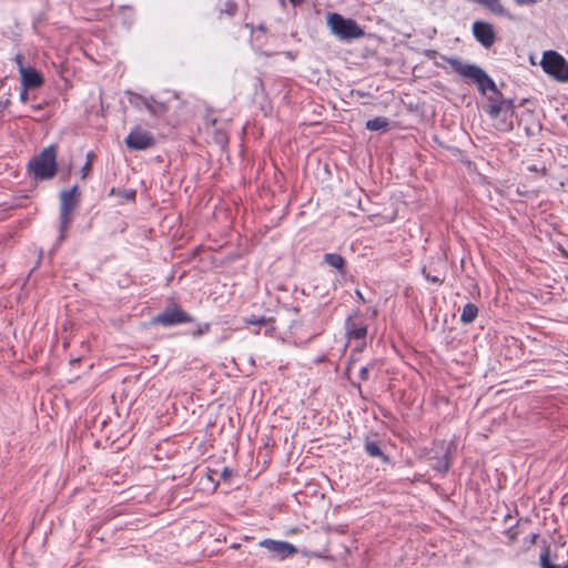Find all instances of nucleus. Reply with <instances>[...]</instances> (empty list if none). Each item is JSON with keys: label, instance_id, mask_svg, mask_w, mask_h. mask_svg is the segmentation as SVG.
<instances>
[{"label": "nucleus", "instance_id": "f257e3e1", "mask_svg": "<svg viewBox=\"0 0 568 568\" xmlns=\"http://www.w3.org/2000/svg\"><path fill=\"white\" fill-rule=\"evenodd\" d=\"M449 65L453 68L455 72L462 75L465 79H468L477 84L478 90L481 93H486L487 90H490L495 93H498L496 83L493 79L478 65L464 63L459 59H449Z\"/></svg>", "mask_w": 568, "mask_h": 568}, {"label": "nucleus", "instance_id": "f03ea898", "mask_svg": "<svg viewBox=\"0 0 568 568\" xmlns=\"http://www.w3.org/2000/svg\"><path fill=\"white\" fill-rule=\"evenodd\" d=\"M58 169L57 163V146L49 145L43 149L38 155L32 158L28 164L30 174L37 180L52 179Z\"/></svg>", "mask_w": 568, "mask_h": 568}, {"label": "nucleus", "instance_id": "7ed1b4c3", "mask_svg": "<svg viewBox=\"0 0 568 568\" xmlns=\"http://www.w3.org/2000/svg\"><path fill=\"white\" fill-rule=\"evenodd\" d=\"M327 26L332 33L341 40H352L364 36V31L356 21L344 18L342 14L336 12L328 13Z\"/></svg>", "mask_w": 568, "mask_h": 568}, {"label": "nucleus", "instance_id": "20e7f679", "mask_svg": "<svg viewBox=\"0 0 568 568\" xmlns=\"http://www.w3.org/2000/svg\"><path fill=\"white\" fill-rule=\"evenodd\" d=\"M540 65L544 72L555 80L562 83L568 82V61L557 51H545Z\"/></svg>", "mask_w": 568, "mask_h": 568}, {"label": "nucleus", "instance_id": "39448f33", "mask_svg": "<svg viewBox=\"0 0 568 568\" xmlns=\"http://www.w3.org/2000/svg\"><path fill=\"white\" fill-rule=\"evenodd\" d=\"M489 115L497 120V130L508 132L513 129L514 104L511 100H490Z\"/></svg>", "mask_w": 568, "mask_h": 568}, {"label": "nucleus", "instance_id": "423d86ee", "mask_svg": "<svg viewBox=\"0 0 568 568\" xmlns=\"http://www.w3.org/2000/svg\"><path fill=\"white\" fill-rule=\"evenodd\" d=\"M77 186L64 190L60 195V240L65 237L72 222V212L78 205Z\"/></svg>", "mask_w": 568, "mask_h": 568}, {"label": "nucleus", "instance_id": "0eeeda50", "mask_svg": "<svg viewBox=\"0 0 568 568\" xmlns=\"http://www.w3.org/2000/svg\"><path fill=\"white\" fill-rule=\"evenodd\" d=\"M345 331L348 343H355V348L362 351L366 345L367 324L358 315H351L345 321Z\"/></svg>", "mask_w": 568, "mask_h": 568}, {"label": "nucleus", "instance_id": "6e6552de", "mask_svg": "<svg viewBox=\"0 0 568 568\" xmlns=\"http://www.w3.org/2000/svg\"><path fill=\"white\" fill-rule=\"evenodd\" d=\"M193 317L184 312L179 305L171 304L152 318V324L170 327L183 323H192Z\"/></svg>", "mask_w": 568, "mask_h": 568}, {"label": "nucleus", "instance_id": "1a4fd4ad", "mask_svg": "<svg viewBox=\"0 0 568 568\" xmlns=\"http://www.w3.org/2000/svg\"><path fill=\"white\" fill-rule=\"evenodd\" d=\"M124 143L130 150L143 151L152 148L155 144V139L151 132L136 125L131 129Z\"/></svg>", "mask_w": 568, "mask_h": 568}, {"label": "nucleus", "instance_id": "9d476101", "mask_svg": "<svg viewBox=\"0 0 568 568\" xmlns=\"http://www.w3.org/2000/svg\"><path fill=\"white\" fill-rule=\"evenodd\" d=\"M474 38L486 49H489L496 41V32L493 24L477 20L471 27Z\"/></svg>", "mask_w": 568, "mask_h": 568}, {"label": "nucleus", "instance_id": "9b49d317", "mask_svg": "<svg viewBox=\"0 0 568 568\" xmlns=\"http://www.w3.org/2000/svg\"><path fill=\"white\" fill-rule=\"evenodd\" d=\"M260 545L281 558L293 556L297 551L296 548L287 541L264 539Z\"/></svg>", "mask_w": 568, "mask_h": 568}, {"label": "nucleus", "instance_id": "f8f14e48", "mask_svg": "<svg viewBox=\"0 0 568 568\" xmlns=\"http://www.w3.org/2000/svg\"><path fill=\"white\" fill-rule=\"evenodd\" d=\"M138 101H142L143 106L152 114V115H162L166 112L168 108L164 103L158 102L153 98H144L140 94L132 93L130 98V103L134 106H139Z\"/></svg>", "mask_w": 568, "mask_h": 568}, {"label": "nucleus", "instance_id": "ddd939ff", "mask_svg": "<svg viewBox=\"0 0 568 568\" xmlns=\"http://www.w3.org/2000/svg\"><path fill=\"white\" fill-rule=\"evenodd\" d=\"M21 85L26 89H36L43 84L44 80L40 72L31 67H21Z\"/></svg>", "mask_w": 568, "mask_h": 568}, {"label": "nucleus", "instance_id": "4468645a", "mask_svg": "<svg viewBox=\"0 0 568 568\" xmlns=\"http://www.w3.org/2000/svg\"><path fill=\"white\" fill-rule=\"evenodd\" d=\"M324 261L332 267L336 268L341 274H345V260L342 255L336 253H326Z\"/></svg>", "mask_w": 568, "mask_h": 568}, {"label": "nucleus", "instance_id": "2eb2a0df", "mask_svg": "<svg viewBox=\"0 0 568 568\" xmlns=\"http://www.w3.org/2000/svg\"><path fill=\"white\" fill-rule=\"evenodd\" d=\"M478 315V307L473 303H467L464 305L462 314H460V321L464 324H470L473 323Z\"/></svg>", "mask_w": 568, "mask_h": 568}, {"label": "nucleus", "instance_id": "dca6fc26", "mask_svg": "<svg viewBox=\"0 0 568 568\" xmlns=\"http://www.w3.org/2000/svg\"><path fill=\"white\" fill-rule=\"evenodd\" d=\"M389 125V120L385 116H376L366 122V129L369 131L384 130Z\"/></svg>", "mask_w": 568, "mask_h": 568}, {"label": "nucleus", "instance_id": "f3484780", "mask_svg": "<svg viewBox=\"0 0 568 568\" xmlns=\"http://www.w3.org/2000/svg\"><path fill=\"white\" fill-rule=\"evenodd\" d=\"M365 452L372 457H381L385 463L389 462V458L382 452L379 445L375 442H366Z\"/></svg>", "mask_w": 568, "mask_h": 568}, {"label": "nucleus", "instance_id": "a211bd4d", "mask_svg": "<svg viewBox=\"0 0 568 568\" xmlns=\"http://www.w3.org/2000/svg\"><path fill=\"white\" fill-rule=\"evenodd\" d=\"M243 321L246 325L262 326L271 322V318L252 315L251 317H245Z\"/></svg>", "mask_w": 568, "mask_h": 568}, {"label": "nucleus", "instance_id": "6ab92c4d", "mask_svg": "<svg viewBox=\"0 0 568 568\" xmlns=\"http://www.w3.org/2000/svg\"><path fill=\"white\" fill-rule=\"evenodd\" d=\"M540 566L541 568H568V564L564 567H557L554 565L549 559V552L547 549L540 555Z\"/></svg>", "mask_w": 568, "mask_h": 568}, {"label": "nucleus", "instance_id": "aec40b11", "mask_svg": "<svg viewBox=\"0 0 568 568\" xmlns=\"http://www.w3.org/2000/svg\"><path fill=\"white\" fill-rule=\"evenodd\" d=\"M450 466V460L447 455H445L443 458H440L436 465L434 466V469H436L438 473H446Z\"/></svg>", "mask_w": 568, "mask_h": 568}, {"label": "nucleus", "instance_id": "412c9836", "mask_svg": "<svg viewBox=\"0 0 568 568\" xmlns=\"http://www.w3.org/2000/svg\"><path fill=\"white\" fill-rule=\"evenodd\" d=\"M374 367H375V363H369L368 365L363 366V367L359 369V378H361L362 381H367V379H368V377H369V371H371L372 368H374Z\"/></svg>", "mask_w": 568, "mask_h": 568}, {"label": "nucleus", "instance_id": "4be33fe9", "mask_svg": "<svg viewBox=\"0 0 568 568\" xmlns=\"http://www.w3.org/2000/svg\"><path fill=\"white\" fill-rule=\"evenodd\" d=\"M209 331H210V324L209 323L200 324L197 326V328L192 333V335L194 337H200V336L206 334Z\"/></svg>", "mask_w": 568, "mask_h": 568}, {"label": "nucleus", "instance_id": "5701e85b", "mask_svg": "<svg viewBox=\"0 0 568 568\" xmlns=\"http://www.w3.org/2000/svg\"><path fill=\"white\" fill-rule=\"evenodd\" d=\"M92 169V153H89L88 154V160L85 162V164L83 165V168L81 169V174H82V178H87V175L90 173Z\"/></svg>", "mask_w": 568, "mask_h": 568}, {"label": "nucleus", "instance_id": "b1692460", "mask_svg": "<svg viewBox=\"0 0 568 568\" xmlns=\"http://www.w3.org/2000/svg\"><path fill=\"white\" fill-rule=\"evenodd\" d=\"M236 4L232 1H227L225 3V8L222 10L223 12L227 13L229 16H234L236 12Z\"/></svg>", "mask_w": 568, "mask_h": 568}, {"label": "nucleus", "instance_id": "393cba45", "mask_svg": "<svg viewBox=\"0 0 568 568\" xmlns=\"http://www.w3.org/2000/svg\"><path fill=\"white\" fill-rule=\"evenodd\" d=\"M121 196L128 201H134L135 200V191L134 190H124L121 193Z\"/></svg>", "mask_w": 568, "mask_h": 568}, {"label": "nucleus", "instance_id": "a878e982", "mask_svg": "<svg viewBox=\"0 0 568 568\" xmlns=\"http://www.w3.org/2000/svg\"><path fill=\"white\" fill-rule=\"evenodd\" d=\"M423 274L425 275L426 280L430 283H434V284H442L444 282V280L439 276H432L429 274H426V271L425 268L423 270Z\"/></svg>", "mask_w": 568, "mask_h": 568}, {"label": "nucleus", "instance_id": "bb28decb", "mask_svg": "<svg viewBox=\"0 0 568 568\" xmlns=\"http://www.w3.org/2000/svg\"><path fill=\"white\" fill-rule=\"evenodd\" d=\"M28 90H29V89H26V88H23V87H22V90H21V92H20V97H19V98H20V101H21L22 103H27V102L29 101V93H28Z\"/></svg>", "mask_w": 568, "mask_h": 568}, {"label": "nucleus", "instance_id": "cd10ccee", "mask_svg": "<svg viewBox=\"0 0 568 568\" xmlns=\"http://www.w3.org/2000/svg\"><path fill=\"white\" fill-rule=\"evenodd\" d=\"M14 61H16V63L18 65L19 73H21V67H24L23 65V57H22V54L18 53L16 55V58H14Z\"/></svg>", "mask_w": 568, "mask_h": 568}, {"label": "nucleus", "instance_id": "c85d7f7f", "mask_svg": "<svg viewBox=\"0 0 568 568\" xmlns=\"http://www.w3.org/2000/svg\"><path fill=\"white\" fill-rule=\"evenodd\" d=\"M538 0H515L517 6L535 4Z\"/></svg>", "mask_w": 568, "mask_h": 568}, {"label": "nucleus", "instance_id": "c756f323", "mask_svg": "<svg viewBox=\"0 0 568 568\" xmlns=\"http://www.w3.org/2000/svg\"><path fill=\"white\" fill-rule=\"evenodd\" d=\"M10 101L7 99L4 101H0V109H4L9 105Z\"/></svg>", "mask_w": 568, "mask_h": 568}, {"label": "nucleus", "instance_id": "7c9ffc66", "mask_svg": "<svg viewBox=\"0 0 568 568\" xmlns=\"http://www.w3.org/2000/svg\"><path fill=\"white\" fill-rule=\"evenodd\" d=\"M293 6H298L304 2V0H290Z\"/></svg>", "mask_w": 568, "mask_h": 568}, {"label": "nucleus", "instance_id": "2f4dec72", "mask_svg": "<svg viewBox=\"0 0 568 568\" xmlns=\"http://www.w3.org/2000/svg\"><path fill=\"white\" fill-rule=\"evenodd\" d=\"M219 141H220L221 143H224V142L226 141V139H225V136H224V135H221V136L219 138Z\"/></svg>", "mask_w": 568, "mask_h": 568}, {"label": "nucleus", "instance_id": "473e14b6", "mask_svg": "<svg viewBox=\"0 0 568 568\" xmlns=\"http://www.w3.org/2000/svg\"><path fill=\"white\" fill-rule=\"evenodd\" d=\"M138 104H139V106H138V108H141V106H143V103H142V101H138Z\"/></svg>", "mask_w": 568, "mask_h": 568}, {"label": "nucleus", "instance_id": "72a5a7b5", "mask_svg": "<svg viewBox=\"0 0 568 568\" xmlns=\"http://www.w3.org/2000/svg\"><path fill=\"white\" fill-rule=\"evenodd\" d=\"M537 538V535H532L531 541L535 542V539Z\"/></svg>", "mask_w": 568, "mask_h": 568}, {"label": "nucleus", "instance_id": "f704fd0d", "mask_svg": "<svg viewBox=\"0 0 568 568\" xmlns=\"http://www.w3.org/2000/svg\"><path fill=\"white\" fill-rule=\"evenodd\" d=\"M33 109L34 110H39V109H41V106L40 105H36Z\"/></svg>", "mask_w": 568, "mask_h": 568}]
</instances>
